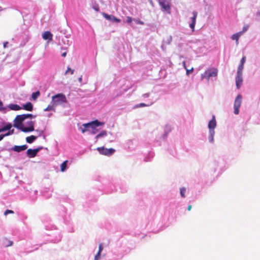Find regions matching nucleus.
Here are the masks:
<instances>
[{
  "label": "nucleus",
  "mask_w": 260,
  "mask_h": 260,
  "mask_svg": "<svg viewBox=\"0 0 260 260\" xmlns=\"http://www.w3.org/2000/svg\"><path fill=\"white\" fill-rule=\"evenodd\" d=\"M35 122L32 120L27 121L25 124L23 123V122L18 123L16 122V120H14L13 126L24 133H28L35 130Z\"/></svg>",
  "instance_id": "nucleus-1"
},
{
  "label": "nucleus",
  "mask_w": 260,
  "mask_h": 260,
  "mask_svg": "<svg viewBox=\"0 0 260 260\" xmlns=\"http://www.w3.org/2000/svg\"><path fill=\"white\" fill-rule=\"evenodd\" d=\"M104 123L99 122L98 120H95L91 122L84 123L82 125L83 127L91 128V134L92 135L95 134L98 132V129L96 127L100 125H103Z\"/></svg>",
  "instance_id": "nucleus-2"
},
{
  "label": "nucleus",
  "mask_w": 260,
  "mask_h": 260,
  "mask_svg": "<svg viewBox=\"0 0 260 260\" xmlns=\"http://www.w3.org/2000/svg\"><path fill=\"white\" fill-rule=\"evenodd\" d=\"M52 102L56 106L67 102L66 96L62 93H58L52 96Z\"/></svg>",
  "instance_id": "nucleus-3"
},
{
  "label": "nucleus",
  "mask_w": 260,
  "mask_h": 260,
  "mask_svg": "<svg viewBox=\"0 0 260 260\" xmlns=\"http://www.w3.org/2000/svg\"><path fill=\"white\" fill-rule=\"evenodd\" d=\"M241 103H242V96L240 94H238L236 96V98L235 100L234 105V112L236 115L239 114V108L241 106Z\"/></svg>",
  "instance_id": "nucleus-4"
},
{
  "label": "nucleus",
  "mask_w": 260,
  "mask_h": 260,
  "mask_svg": "<svg viewBox=\"0 0 260 260\" xmlns=\"http://www.w3.org/2000/svg\"><path fill=\"white\" fill-rule=\"evenodd\" d=\"M35 117V116H34L31 114H25L18 115L16 116L14 120H16L18 123H21L23 122L24 120L27 118H32Z\"/></svg>",
  "instance_id": "nucleus-5"
},
{
  "label": "nucleus",
  "mask_w": 260,
  "mask_h": 260,
  "mask_svg": "<svg viewBox=\"0 0 260 260\" xmlns=\"http://www.w3.org/2000/svg\"><path fill=\"white\" fill-rule=\"evenodd\" d=\"M97 150L101 154L110 156L112 155L115 151V150L113 148H105L104 147H98Z\"/></svg>",
  "instance_id": "nucleus-6"
},
{
  "label": "nucleus",
  "mask_w": 260,
  "mask_h": 260,
  "mask_svg": "<svg viewBox=\"0 0 260 260\" xmlns=\"http://www.w3.org/2000/svg\"><path fill=\"white\" fill-rule=\"evenodd\" d=\"M243 82L242 71H238L237 72V76L236 77V84L238 89L240 88Z\"/></svg>",
  "instance_id": "nucleus-7"
},
{
  "label": "nucleus",
  "mask_w": 260,
  "mask_h": 260,
  "mask_svg": "<svg viewBox=\"0 0 260 260\" xmlns=\"http://www.w3.org/2000/svg\"><path fill=\"white\" fill-rule=\"evenodd\" d=\"M218 70L216 68H210L206 71V73L207 74V79L209 81V78L211 77H216L217 75Z\"/></svg>",
  "instance_id": "nucleus-8"
},
{
  "label": "nucleus",
  "mask_w": 260,
  "mask_h": 260,
  "mask_svg": "<svg viewBox=\"0 0 260 260\" xmlns=\"http://www.w3.org/2000/svg\"><path fill=\"white\" fill-rule=\"evenodd\" d=\"M41 149V148H38L35 149H28L26 152L27 155L29 158H33L36 156L37 153Z\"/></svg>",
  "instance_id": "nucleus-9"
},
{
  "label": "nucleus",
  "mask_w": 260,
  "mask_h": 260,
  "mask_svg": "<svg viewBox=\"0 0 260 260\" xmlns=\"http://www.w3.org/2000/svg\"><path fill=\"white\" fill-rule=\"evenodd\" d=\"M159 5H160L161 8L164 11H166L170 13L169 11H170V7L169 4V3L167 1H166L165 0H163V1L159 0Z\"/></svg>",
  "instance_id": "nucleus-10"
},
{
  "label": "nucleus",
  "mask_w": 260,
  "mask_h": 260,
  "mask_svg": "<svg viewBox=\"0 0 260 260\" xmlns=\"http://www.w3.org/2000/svg\"><path fill=\"white\" fill-rule=\"evenodd\" d=\"M193 16L191 18V23L190 24L189 26L191 28L192 31H194V27L196 23V19L198 16V12L197 11H193L192 12Z\"/></svg>",
  "instance_id": "nucleus-11"
},
{
  "label": "nucleus",
  "mask_w": 260,
  "mask_h": 260,
  "mask_svg": "<svg viewBox=\"0 0 260 260\" xmlns=\"http://www.w3.org/2000/svg\"><path fill=\"white\" fill-rule=\"evenodd\" d=\"M104 17L107 20H110L112 22H119L120 21V19L116 18L115 16L113 15H108L104 13L103 14Z\"/></svg>",
  "instance_id": "nucleus-12"
},
{
  "label": "nucleus",
  "mask_w": 260,
  "mask_h": 260,
  "mask_svg": "<svg viewBox=\"0 0 260 260\" xmlns=\"http://www.w3.org/2000/svg\"><path fill=\"white\" fill-rule=\"evenodd\" d=\"M216 126V120L214 116H213L212 119L209 122L208 128L209 130H213Z\"/></svg>",
  "instance_id": "nucleus-13"
},
{
  "label": "nucleus",
  "mask_w": 260,
  "mask_h": 260,
  "mask_svg": "<svg viewBox=\"0 0 260 260\" xmlns=\"http://www.w3.org/2000/svg\"><path fill=\"white\" fill-rule=\"evenodd\" d=\"M27 146L26 145H23L21 146H15L13 149L14 151L16 152H21L22 151L25 150L27 149Z\"/></svg>",
  "instance_id": "nucleus-14"
},
{
  "label": "nucleus",
  "mask_w": 260,
  "mask_h": 260,
  "mask_svg": "<svg viewBox=\"0 0 260 260\" xmlns=\"http://www.w3.org/2000/svg\"><path fill=\"white\" fill-rule=\"evenodd\" d=\"M52 34L49 31H46L43 34V39L45 40H49L50 41L52 40Z\"/></svg>",
  "instance_id": "nucleus-15"
},
{
  "label": "nucleus",
  "mask_w": 260,
  "mask_h": 260,
  "mask_svg": "<svg viewBox=\"0 0 260 260\" xmlns=\"http://www.w3.org/2000/svg\"><path fill=\"white\" fill-rule=\"evenodd\" d=\"M22 108L26 111H32L33 110V105L30 102H27L25 105H23Z\"/></svg>",
  "instance_id": "nucleus-16"
},
{
  "label": "nucleus",
  "mask_w": 260,
  "mask_h": 260,
  "mask_svg": "<svg viewBox=\"0 0 260 260\" xmlns=\"http://www.w3.org/2000/svg\"><path fill=\"white\" fill-rule=\"evenodd\" d=\"M8 107L11 110L18 111L22 109V108L17 104H10L8 105Z\"/></svg>",
  "instance_id": "nucleus-17"
},
{
  "label": "nucleus",
  "mask_w": 260,
  "mask_h": 260,
  "mask_svg": "<svg viewBox=\"0 0 260 260\" xmlns=\"http://www.w3.org/2000/svg\"><path fill=\"white\" fill-rule=\"evenodd\" d=\"M245 61H246V56H243L242 59L240 60V64L238 66V68L237 69L238 71H243V69L244 68V64L245 62Z\"/></svg>",
  "instance_id": "nucleus-18"
},
{
  "label": "nucleus",
  "mask_w": 260,
  "mask_h": 260,
  "mask_svg": "<svg viewBox=\"0 0 260 260\" xmlns=\"http://www.w3.org/2000/svg\"><path fill=\"white\" fill-rule=\"evenodd\" d=\"M242 34H243L242 31H240L238 33L234 34L232 36V39L233 40H235L236 41L237 44H238L239 37Z\"/></svg>",
  "instance_id": "nucleus-19"
},
{
  "label": "nucleus",
  "mask_w": 260,
  "mask_h": 260,
  "mask_svg": "<svg viewBox=\"0 0 260 260\" xmlns=\"http://www.w3.org/2000/svg\"><path fill=\"white\" fill-rule=\"evenodd\" d=\"M37 137L34 135H31L30 136L27 137L26 138V141L28 143H32L35 140L37 139Z\"/></svg>",
  "instance_id": "nucleus-20"
},
{
  "label": "nucleus",
  "mask_w": 260,
  "mask_h": 260,
  "mask_svg": "<svg viewBox=\"0 0 260 260\" xmlns=\"http://www.w3.org/2000/svg\"><path fill=\"white\" fill-rule=\"evenodd\" d=\"M209 136L208 137L209 141L210 142H213L214 141V131L213 130H209Z\"/></svg>",
  "instance_id": "nucleus-21"
},
{
  "label": "nucleus",
  "mask_w": 260,
  "mask_h": 260,
  "mask_svg": "<svg viewBox=\"0 0 260 260\" xmlns=\"http://www.w3.org/2000/svg\"><path fill=\"white\" fill-rule=\"evenodd\" d=\"M12 127V124L11 123H8L5 126L0 128V133L4 132L5 131H7L10 129Z\"/></svg>",
  "instance_id": "nucleus-22"
},
{
  "label": "nucleus",
  "mask_w": 260,
  "mask_h": 260,
  "mask_svg": "<svg viewBox=\"0 0 260 260\" xmlns=\"http://www.w3.org/2000/svg\"><path fill=\"white\" fill-rule=\"evenodd\" d=\"M68 161L67 160L64 161L60 165V170L61 172H64L67 168V163Z\"/></svg>",
  "instance_id": "nucleus-23"
},
{
  "label": "nucleus",
  "mask_w": 260,
  "mask_h": 260,
  "mask_svg": "<svg viewBox=\"0 0 260 260\" xmlns=\"http://www.w3.org/2000/svg\"><path fill=\"white\" fill-rule=\"evenodd\" d=\"M106 136H107V132L106 131H103L100 133H99L98 135H97L96 136L95 138L96 139H98L101 137H105Z\"/></svg>",
  "instance_id": "nucleus-24"
},
{
  "label": "nucleus",
  "mask_w": 260,
  "mask_h": 260,
  "mask_svg": "<svg viewBox=\"0 0 260 260\" xmlns=\"http://www.w3.org/2000/svg\"><path fill=\"white\" fill-rule=\"evenodd\" d=\"M40 92L39 91H37L36 92H33L31 94V97L34 100H36V99L40 96Z\"/></svg>",
  "instance_id": "nucleus-25"
},
{
  "label": "nucleus",
  "mask_w": 260,
  "mask_h": 260,
  "mask_svg": "<svg viewBox=\"0 0 260 260\" xmlns=\"http://www.w3.org/2000/svg\"><path fill=\"white\" fill-rule=\"evenodd\" d=\"M54 105H55L54 104V103L51 105H49L45 109H44V111H51V110H54Z\"/></svg>",
  "instance_id": "nucleus-26"
},
{
  "label": "nucleus",
  "mask_w": 260,
  "mask_h": 260,
  "mask_svg": "<svg viewBox=\"0 0 260 260\" xmlns=\"http://www.w3.org/2000/svg\"><path fill=\"white\" fill-rule=\"evenodd\" d=\"M148 106L149 105H146L145 103H140V104H137V105H135L134 106L133 108L134 109H136V108H140V107H146V106Z\"/></svg>",
  "instance_id": "nucleus-27"
},
{
  "label": "nucleus",
  "mask_w": 260,
  "mask_h": 260,
  "mask_svg": "<svg viewBox=\"0 0 260 260\" xmlns=\"http://www.w3.org/2000/svg\"><path fill=\"white\" fill-rule=\"evenodd\" d=\"M186 191V189L185 188L183 187L180 188V194L182 198H185V192Z\"/></svg>",
  "instance_id": "nucleus-28"
},
{
  "label": "nucleus",
  "mask_w": 260,
  "mask_h": 260,
  "mask_svg": "<svg viewBox=\"0 0 260 260\" xmlns=\"http://www.w3.org/2000/svg\"><path fill=\"white\" fill-rule=\"evenodd\" d=\"M88 128H89V127H84V128H83L82 127H80V129L81 131V132L83 134L86 131H88L89 130Z\"/></svg>",
  "instance_id": "nucleus-29"
},
{
  "label": "nucleus",
  "mask_w": 260,
  "mask_h": 260,
  "mask_svg": "<svg viewBox=\"0 0 260 260\" xmlns=\"http://www.w3.org/2000/svg\"><path fill=\"white\" fill-rule=\"evenodd\" d=\"M9 213L13 214L14 212L11 210H6L4 213V215H7Z\"/></svg>",
  "instance_id": "nucleus-30"
},
{
  "label": "nucleus",
  "mask_w": 260,
  "mask_h": 260,
  "mask_svg": "<svg viewBox=\"0 0 260 260\" xmlns=\"http://www.w3.org/2000/svg\"><path fill=\"white\" fill-rule=\"evenodd\" d=\"M74 72V70L71 69L70 68H68L66 72V74H67L68 72H70L71 74H73Z\"/></svg>",
  "instance_id": "nucleus-31"
},
{
  "label": "nucleus",
  "mask_w": 260,
  "mask_h": 260,
  "mask_svg": "<svg viewBox=\"0 0 260 260\" xmlns=\"http://www.w3.org/2000/svg\"><path fill=\"white\" fill-rule=\"evenodd\" d=\"M101 252H98L94 257V260H98L100 258Z\"/></svg>",
  "instance_id": "nucleus-32"
},
{
  "label": "nucleus",
  "mask_w": 260,
  "mask_h": 260,
  "mask_svg": "<svg viewBox=\"0 0 260 260\" xmlns=\"http://www.w3.org/2000/svg\"><path fill=\"white\" fill-rule=\"evenodd\" d=\"M207 74L206 73V71L204 72V74H202L201 76V80H203L205 78H206L207 79Z\"/></svg>",
  "instance_id": "nucleus-33"
},
{
  "label": "nucleus",
  "mask_w": 260,
  "mask_h": 260,
  "mask_svg": "<svg viewBox=\"0 0 260 260\" xmlns=\"http://www.w3.org/2000/svg\"><path fill=\"white\" fill-rule=\"evenodd\" d=\"M172 41V37L171 36H170L167 39V43L168 44H170L171 42Z\"/></svg>",
  "instance_id": "nucleus-34"
},
{
  "label": "nucleus",
  "mask_w": 260,
  "mask_h": 260,
  "mask_svg": "<svg viewBox=\"0 0 260 260\" xmlns=\"http://www.w3.org/2000/svg\"><path fill=\"white\" fill-rule=\"evenodd\" d=\"M103 249V245H102V243H101V244H99V251H98V252L101 253V252L102 251Z\"/></svg>",
  "instance_id": "nucleus-35"
},
{
  "label": "nucleus",
  "mask_w": 260,
  "mask_h": 260,
  "mask_svg": "<svg viewBox=\"0 0 260 260\" xmlns=\"http://www.w3.org/2000/svg\"><path fill=\"white\" fill-rule=\"evenodd\" d=\"M186 74L188 75L189 73H192L193 71V68H192L190 70H188L187 68L186 69Z\"/></svg>",
  "instance_id": "nucleus-36"
},
{
  "label": "nucleus",
  "mask_w": 260,
  "mask_h": 260,
  "mask_svg": "<svg viewBox=\"0 0 260 260\" xmlns=\"http://www.w3.org/2000/svg\"><path fill=\"white\" fill-rule=\"evenodd\" d=\"M4 108H3V104L1 101H0V111H2L4 110Z\"/></svg>",
  "instance_id": "nucleus-37"
},
{
  "label": "nucleus",
  "mask_w": 260,
  "mask_h": 260,
  "mask_svg": "<svg viewBox=\"0 0 260 260\" xmlns=\"http://www.w3.org/2000/svg\"><path fill=\"white\" fill-rule=\"evenodd\" d=\"M126 18H127V22L128 23H131L132 21V18L131 17L128 16V17H127Z\"/></svg>",
  "instance_id": "nucleus-38"
},
{
  "label": "nucleus",
  "mask_w": 260,
  "mask_h": 260,
  "mask_svg": "<svg viewBox=\"0 0 260 260\" xmlns=\"http://www.w3.org/2000/svg\"><path fill=\"white\" fill-rule=\"evenodd\" d=\"M9 133L10 134V135H12L13 134H14V129H9V131H8Z\"/></svg>",
  "instance_id": "nucleus-39"
},
{
  "label": "nucleus",
  "mask_w": 260,
  "mask_h": 260,
  "mask_svg": "<svg viewBox=\"0 0 260 260\" xmlns=\"http://www.w3.org/2000/svg\"><path fill=\"white\" fill-rule=\"evenodd\" d=\"M191 208H192V206H191V205H189L188 206V207H187V210H188V211H190V210H191Z\"/></svg>",
  "instance_id": "nucleus-40"
},
{
  "label": "nucleus",
  "mask_w": 260,
  "mask_h": 260,
  "mask_svg": "<svg viewBox=\"0 0 260 260\" xmlns=\"http://www.w3.org/2000/svg\"><path fill=\"white\" fill-rule=\"evenodd\" d=\"M9 244H8V245H6V246H11V245H12V244H13V242L12 241H9Z\"/></svg>",
  "instance_id": "nucleus-41"
},
{
  "label": "nucleus",
  "mask_w": 260,
  "mask_h": 260,
  "mask_svg": "<svg viewBox=\"0 0 260 260\" xmlns=\"http://www.w3.org/2000/svg\"><path fill=\"white\" fill-rule=\"evenodd\" d=\"M7 44H8V42H6L4 43V47L6 48L7 47Z\"/></svg>",
  "instance_id": "nucleus-42"
},
{
  "label": "nucleus",
  "mask_w": 260,
  "mask_h": 260,
  "mask_svg": "<svg viewBox=\"0 0 260 260\" xmlns=\"http://www.w3.org/2000/svg\"><path fill=\"white\" fill-rule=\"evenodd\" d=\"M4 138V136L3 135H0V141H1L2 140H3V139Z\"/></svg>",
  "instance_id": "nucleus-43"
},
{
  "label": "nucleus",
  "mask_w": 260,
  "mask_h": 260,
  "mask_svg": "<svg viewBox=\"0 0 260 260\" xmlns=\"http://www.w3.org/2000/svg\"><path fill=\"white\" fill-rule=\"evenodd\" d=\"M4 136V137H6V136H9L10 135V134L9 133V132H8L7 133L5 134H4L3 135Z\"/></svg>",
  "instance_id": "nucleus-44"
},
{
  "label": "nucleus",
  "mask_w": 260,
  "mask_h": 260,
  "mask_svg": "<svg viewBox=\"0 0 260 260\" xmlns=\"http://www.w3.org/2000/svg\"><path fill=\"white\" fill-rule=\"evenodd\" d=\"M137 22L139 24H143V22L141 21L140 20H138L137 21Z\"/></svg>",
  "instance_id": "nucleus-45"
},
{
  "label": "nucleus",
  "mask_w": 260,
  "mask_h": 260,
  "mask_svg": "<svg viewBox=\"0 0 260 260\" xmlns=\"http://www.w3.org/2000/svg\"><path fill=\"white\" fill-rule=\"evenodd\" d=\"M67 55V53L66 52H63L62 54V56L63 57H65Z\"/></svg>",
  "instance_id": "nucleus-46"
},
{
  "label": "nucleus",
  "mask_w": 260,
  "mask_h": 260,
  "mask_svg": "<svg viewBox=\"0 0 260 260\" xmlns=\"http://www.w3.org/2000/svg\"><path fill=\"white\" fill-rule=\"evenodd\" d=\"M183 66H184V68L185 69H186V66H185V61L183 62Z\"/></svg>",
  "instance_id": "nucleus-47"
},
{
  "label": "nucleus",
  "mask_w": 260,
  "mask_h": 260,
  "mask_svg": "<svg viewBox=\"0 0 260 260\" xmlns=\"http://www.w3.org/2000/svg\"><path fill=\"white\" fill-rule=\"evenodd\" d=\"M79 81L80 82H82V77H80L78 79Z\"/></svg>",
  "instance_id": "nucleus-48"
},
{
  "label": "nucleus",
  "mask_w": 260,
  "mask_h": 260,
  "mask_svg": "<svg viewBox=\"0 0 260 260\" xmlns=\"http://www.w3.org/2000/svg\"><path fill=\"white\" fill-rule=\"evenodd\" d=\"M247 27H244V29H243V31H242L243 32L244 31H246L247 30Z\"/></svg>",
  "instance_id": "nucleus-49"
},
{
  "label": "nucleus",
  "mask_w": 260,
  "mask_h": 260,
  "mask_svg": "<svg viewBox=\"0 0 260 260\" xmlns=\"http://www.w3.org/2000/svg\"><path fill=\"white\" fill-rule=\"evenodd\" d=\"M144 96H146V97H148L149 96L148 94H144Z\"/></svg>",
  "instance_id": "nucleus-50"
}]
</instances>
